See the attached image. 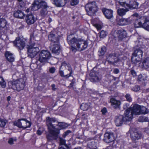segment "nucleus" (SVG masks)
<instances>
[{
  "instance_id": "1",
  "label": "nucleus",
  "mask_w": 149,
  "mask_h": 149,
  "mask_svg": "<svg viewBox=\"0 0 149 149\" xmlns=\"http://www.w3.org/2000/svg\"><path fill=\"white\" fill-rule=\"evenodd\" d=\"M56 122L55 118H47L46 123L47 126L49 133L46 135V137L48 142H53L56 140L58 137L60 133V130L55 128V124H53Z\"/></svg>"
},
{
  "instance_id": "2",
  "label": "nucleus",
  "mask_w": 149,
  "mask_h": 149,
  "mask_svg": "<svg viewBox=\"0 0 149 149\" xmlns=\"http://www.w3.org/2000/svg\"><path fill=\"white\" fill-rule=\"evenodd\" d=\"M67 40L68 44L70 45H76V48L80 51H82L88 46L87 42L81 39H77L72 34L68 36Z\"/></svg>"
},
{
  "instance_id": "3",
  "label": "nucleus",
  "mask_w": 149,
  "mask_h": 149,
  "mask_svg": "<svg viewBox=\"0 0 149 149\" xmlns=\"http://www.w3.org/2000/svg\"><path fill=\"white\" fill-rule=\"evenodd\" d=\"M25 83L24 79L21 78L9 82L8 85L10 88L19 91L24 88Z\"/></svg>"
},
{
  "instance_id": "4",
  "label": "nucleus",
  "mask_w": 149,
  "mask_h": 149,
  "mask_svg": "<svg viewBox=\"0 0 149 149\" xmlns=\"http://www.w3.org/2000/svg\"><path fill=\"white\" fill-rule=\"evenodd\" d=\"M85 8L88 15L89 16L93 15L98 10V7L95 1L87 3L85 6Z\"/></svg>"
},
{
  "instance_id": "5",
  "label": "nucleus",
  "mask_w": 149,
  "mask_h": 149,
  "mask_svg": "<svg viewBox=\"0 0 149 149\" xmlns=\"http://www.w3.org/2000/svg\"><path fill=\"white\" fill-rule=\"evenodd\" d=\"M14 125L19 128L23 129L29 127L31 126L30 122L26 118H22L18 119L14 122Z\"/></svg>"
},
{
  "instance_id": "6",
  "label": "nucleus",
  "mask_w": 149,
  "mask_h": 149,
  "mask_svg": "<svg viewBox=\"0 0 149 149\" xmlns=\"http://www.w3.org/2000/svg\"><path fill=\"white\" fill-rule=\"evenodd\" d=\"M119 4L124 7H127L129 9H136L138 8V3L134 0H132L129 3H127L126 1H118Z\"/></svg>"
},
{
  "instance_id": "7",
  "label": "nucleus",
  "mask_w": 149,
  "mask_h": 149,
  "mask_svg": "<svg viewBox=\"0 0 149 149\" xmlns=\"http://www.w3.org/2000/svg\"><path fill=\"white\" fill-rule=\"evenodd\" d=\"M51 57L50 52L47 50H42L39 53L38 60L41 63L47 61Z\"/></svg>"
},
{
  "instance_id": "8",
  "label": "nucleus",
  "mask_w": 149,
  "mask_h": 149,
  "mask_svg": "<svg viewBox=\"0 0 149 149\" xmlns=\"http://www.w3.org/2000/svg\"><path fill=\"white\" fill-rule=\"evenodd\" d=\"M107 60L110 64H114L120 62L118 54L116 53L109 54L107 56Z\"/></svg>"
},
{
  "instance_id": "9",
  "label": "nucleus",
  "mask_w": 149,
  "mask_h": 149,
  "mask_svg": "<svg viewBox=\"0 0 149 149\" xmlns=\"http://www.w3.org/2000/svg\"><path fill=\"white\" fill-rule=\"evenodd\" d=\"M130 137L133 141H136L140 139L142 137L141 133L135 129H131L130 130Z\"/></svg>"
},
{
  "instance_id": "10",
  "label": "nucleus",
  "mask_w": 149,
  "mask_h": 149,
  "mask_svg": "<svg viewBox=\"0 0 149 149\" xmlns=\"http://www.w3.org/2000/svg\"><path fill=\"white\" fill-rule=\"evenodd\" d=\"M38 47L29 46L28 48L27 54L28 57L32 58L35 57L39 52Z\"/></svg>"
},
{
  "instance_id": "11",
  "label": "nucleus",
  "mask_w": 149,
  "mask_h": 149,
  "mask_svg": "<svg viewBox=\"0 0 149 149\" xmlns=\"http://www.w3.org/2000/svg\"><path fill=\"white\" fill-rule=\"evenodd\" d=\"M26 41L23 39L16 38L13 43L15 46L20 50L22 49L24 47Z\"/></svg>"
},
{
  "instance_id": "12",
  "label": "nucleus",
  "mask_w": 149,
  "mask_h": 149,
  "mask_svg": "<svg viewBox=\"0 0 149 149\" xmlns=\"http://www.w3.org/2000/svg\"><path fill=\"white\" fill-rule=\"evenodd\" d=\"M90 79L92 82H98L101 79V77L98 72L93 70L91 71L89 74Z\"/></svg>"
},
{
  "instance_id": "13",
  "label": "nucleus",
  "mask_w": 149,
  "mask_h": 149,
  "mask_svg": "<svg viewBox=\"0 0 149 149\" xmlns=\"http://www.w3.org/2000/svg\"><path fill=\"white\" fill-rule=\"evenodd\" d=\"M133 22V19L131 17L127 18H121L118 21V24L120 25L123 26L131 24Z\"/></svg>"
},
{
  "instance_id": "14",
  "label": "nucleus",
  "mask_w": 149,
  "mask_h": 149,
  "mask_svg": "<svg viewBox=\"0 0 149 149\" xmlns=\"http://www.w3.org/2000/svg\"><path fill=\"white\" fill-rule=\"evenodd\" d=\"M132 107H129L125 111L124 113L125 116L124 119L127 121H130L132 118L133 115L134 114L132 109Z\"/></svg>"
},
{
  "instance_id": "15",
  "label": "nucleus",
  "mask_w": 149,
  "mask_h": 149,
  "mask_svg": "<svg viewBox=\"0 0 149 149\" xmlns=\"http://www.w3.org/2000/svg\"><path fill=\"white\" fill-rule=\"evenodd\" d=\"M50 48L52 53L56 54L58 55L61 52L60 46L58 43H52Z\"/></svg>"
},
{
  "instance_id": "16",
  "label": "nucleus",
  "mask_w": 149,
  "mask_h": 149,
  "mask_svg": "<svg viewBox=\"0 0 149 149\" xmlns=\"http://www.w3.org/2000/svg\"><path fill=\"white\" fill-rule=\"evenodd\" d=\"M45 2L44 1H40L38 0H35L32 4V10H36L41 8L43 5V3Z\"/></svg>"
},
{
  "instance_id": "17",
  "label": "nucleus",
  "mask_w": 149,
  "mask_h": 149,
  "mask_svg": "<svg viewBox=\"0 0 149 149\" xmlns=\"http://www.w3.org/2000/svg\"><path fill=\"white\" fill-rule=\"evenodd\" d=\"M115 140L114 135L111 133H106L104 135V141L106 143H109Z\"/></svg>"
},
{
  "instance_id": "18",
  "label": "nucleus",
  "mask_w": 149,
  "mask_h": 149,
  "mask_svg": "<svg viewBox=\"0 0 149 149\" xmlns=\"http://www.w3.org/2000/svg\"><path fill=\"white\" fill-rule=\"evenodd\" d=\"M25 20L26 23L29 25L33 24L36 20L34 15L31 14H27L25 17Z\"/></svg>"
},
{
  "instance_id": "19",
  "label": "nucleus",
  "mask_w": 149,
  "mask_h": 149,
  "mask_svg": "<svg viewBox=\"0 0 149 149\" xmlns=\"http://www.w3.org/2000/svg\"><path fill=\"white\" fill-rule=\"evenodd\" d=\"M125 118L123 116L119 115L116 116L115 118V122L117 126H120L121 125L124 121H127L126 120L124 119Z\"/></svg>"
},
{
  "instance_id": "20",
  "label": "nucleus",
  "mask_w": 149,
  "mask_h": 149,
  "mask_svg": "<svg viewBox=\"0 0 149 149\" xmlns=\"http://www.w3.org/2000/svg\"><path fill=\"white\" fill-rule=\"evenodd\" d=\"M43 5L41 8V9L40 11V14L42 17H44L46 15L47 13V8L48 7L46 3L44 2Z\"/></svg>"
},
{
  "instance_id": "21",
  "label": "nucleus",
  "mask_w": 149,
  "mask_h": 149,
  "mask_svg": "<svg viewBox=\"0 0 149 149\" xmlns=\"http://www.w3.org/2000/svg\"><path fill=\"white\" fill-rule=\"evenodd\" d=\"M48 38L49 40L54 43H58L59 41V38L57 35L50 33L48 36Z\"/></svg>"
},
{
  "instance_id": "22",
  "label": "nucleus",
  "mask_w": 149,
  "mask_h": 149,
  "mask_svg": "<svg viewBox=\"0 0 149 149\" xmlns=\"http://www.w3.org/2000/svg\"><path fill=\"white\" fill-rule=\"evenodd\" d=\"M102 12L105 17L108 19H110L113 17L112 10L106 8L103 9Z\"/></svg>"
},
{
  "instance_id": "23",
  "label": "nucleus",
  "mask_w": 149,
  "mask_h": 149,
  "mask_svg": "<svg viewBox=\"0 0 149 149\" xmlns=\"http://www.w3.org/2000/svg\"><path fill=\"white\" fill-rule=\"evenodd\" d=\"M5 56L6 59L10 63L13 62L15 60V57L13 54L10 52L6 51L5 52Z\"/></svg>"
},
{
  "instance_id": "24",
  "label": "nucleus",
  "mask_w": 149,
  "mask_h": 149,
  "mask_svg": "<svg viewBox=\"0 0 149 149\" xmlns=\"http://www.w3.org/2000/svg\"><path fill=\"white\" fill-rule=\"evenodd\" d=\"M124 8H119L117 10V14L120 17H123L125 15L126 13L129 11V8L127 7Z\"/></svg>"
},
{
  "instance_id": "25",
  "label": "nucleus",
  "mask_w": 149,
  "mask_h": 149,
  "mask_svg": "<svg viewBox=\"0 0 149 149\" xmlns=\"http://www.w3.org/2000/svg\"><path fill=\"white\" fill-rule=\"evenodd\" d=\"M140 106L138 104H134L133 106H131V109L134 114L139 115L140 114Z\"/></svg>"
},
{
  "instance_id": "26",
  "label": "nucleus",
  "mask_w": 149,
  "mask_h": 149,
  "mask_svg": "<svg viewBox=\"0 0 149 149\" xmlns=\"http://www.w3.org/2000/svg\"><path fill=\"white\" fill-rule=\"evenodd\" d=\"M13 15L15 17L22 19L24 17L25 14L22 11L18 10L14 11Z\"/></svg>"
},
{
  "instance_id": "27",
  "label": "nucleus",
  "mask_w": 149,
  "mask_h": 149,
  "mask_svg": "<svg viewBox=\"0 0 149 149\" xmlns=\"http://www.w3.org/2000/svg\"><path fill=\"white\" fill-rule=\"evenodd\" d=\"M117 33L118 34V37L119 40H121L123 38H125L127 36V33L126 31L123 29L118 30Z\"/></svg>"
},
{
  "instance_id": "28",
  "label": "nucleus",
  "mask_w": 149,
  "mask_h": 149,
  "mask_svg": "<svg viewBox=\"0 0 149 149\" xmlns=\"http://www.w3.org/2000/svg\"><path fill=\"white\" fill-rule=\"evenodd\" d=\"M54 4L56 6L58 7H62L64 6L65 4V0H52Z\"/></svg>"
},
{
  "instance_id": "29",
  "label": "nucleus",
  "mask_w": 149,
  "mask_h": 149,
  "mask_svg": "<svg viewBox=\"0 0 149 149\" xmlns=\"http://www.w3.org/2000/svg\"><path fill=\"white\" fill-rule=\"evenodd\" d=\"M143 52L141 48H138L134 50L132 53L133 56H135L141 58H142Z\"/></svg>"
},
{
  "instance_id": "30",
  "label": "nucleus",
  "mask_w": 149,
  "mask_h": 149,
  "mask_svg": "<svg viewBox=\"0 0 149 149\" xmlns=\"http://www.w3.org/2000/svg\"><path fill=\"white\" fill-rule=\"evenodd\" d=\"M110 101L114 108L117 109L119 108L120 104L119 101L117 100L114 98H111V99Z\"/></svg>"
},
{
  "instance_id": "31",
  "label": "nucleus",
  "mask_w": 149,
  "mask_h": 149,
  "mask_svg": "<svg viewBox=\"0 0 149 149\" xmlns=\"http://www.w3.org/2000/svg\"><path fill=\"white\" fill-rule=\"evenodd\" d=\"M68 70L69 72V74H66L65 75H64L63 72L62 70H60L59 72L60 75L62 77H65L66 78H68L71 76V75L72 73V69L71 67H69L68 66Z\"/></svg>"
},
{
  "instance_id": "32",
  "label": "nucleus",
  "mask_w": 149,
  "mask_h": 149,
  "mask_svg": "<svg viewBox=\"0 0 149 149\" xmlns=\"http://www.w3.org/2000/svg\"><path fill=\"white\" fill-rule=\"evenodd\" d=\"M142 64V68L143 69H147L149 68V58H147L144 59Z\"/></svg>"
},
{
  "instance_id": "33",
  "label": "nucleus",
  "mask_w": 149,
  "mask_h": 149,
  "mask_svg": "<svg viewBox=\"0 0 149 149\" xmlns=\"http://www.w3.org/2000/svg\"><path fill=\"white\" fill-rule=\"evenodd\" d=\"M142 58L135 56H133L131 57V60L132 63L136 64L139 62Z\"/></svg>"
},
{
  "instance_id": "34",
  "label": "nucleus",
  "mask_w": 149,
  "mask_h": 149,
  "mask_svg": "<svg viewBox=\"0 0 149 149\" xmlns=\"http://www.w3.org/2000/svg\"><path fill=\"white\" fill-rule=\"evenodd\" d=\"M142 28L149 31V19H146L143 24Z\"/></svg>"
},
{
  "instance_id": "35",
  "label": "nucleus",
  "mask_w": 149,
  "mask_h": 149,
  "mask_svg": "<svg viewBox=\"0 0 149 149\" xmlns=\"http://www.w3.org/2000/svg\"><path fill=\"white\" fill-rule=\"evenodd\" d=\"M56 123H58L57 125L59 127L60 129H65L68 126L67 124L64 122H56Z\"/></svg>"
},
{
  "instance_id": "36",
  "label": "nucleus",
  "mask_w": 149,
  "mask_h": 149,
  "mask_svg": "<svg viewBox=\"0 0 149 149\" xmlns=\"http://www.w3.org/2000/svg\"><path fill=\"white\" fill-rule=\"evenodd\" d=\"M149 112L148 110L146 107L143 106H140V114L141 113L146 114Z\"/></svg>"
},
{
  "instance_id": "37",
  "label": "nucleus",
  "mask_w": 149,
  "mask_h": 149,
  "mask_svg": "<svg viewBox=\"0 0 149 149\" xmlns=\"http://www.w3.org/2000/svg\"><path fill=\"white\" fill-rule=\"evenodd\" d=\"M134 26L136 28L139 27H142L143 24L140 20L136 19L134 22Z\"/></svg>"
},
{
  "instance_id": "38",
  "label": "nucleus",
  "mask_w": 149,
  "mask_h": 149,
  "mask_svg": "<svg viewBox=\"0 0 149 149\" xmlns=\"http://www.w3.org/2000/svg\"><path fill=\"white\" fill-rule=\"evenodd\" d=\"M106 51V47L105 46L102 47L100 50L99 51L100 53L99 55V56H102L104 55Z\"/></svg>"
},
{
  "instance_id": "39",
  "label": "nucleus",
  "mask_w": 149,
  "mask_h": 149,
  "mask_svg": "<svg viewBox=\"0 0 149 149\" xmlns=\"http://www.w3.org/2000/svg\"><path fill=\"white\" fill-rule=\"evenodd\" d=\"M0 85L3 88H4L6 86V82L4 79L1 77H0Z\"/></svg>"
},
{
  "instance_id": "40",
  "label": "nucleus",
  "mask_w": 149,
  "mask_h": 149,
  "mask_svg": "<svg viewBox=\"0 0 149 149\" xmlns=\"http://www.w3.org/2000/svg\"><path fill=\"white\" fill-rule=\"evenodd\" d=\"M89 107V105L87 103L82 104L81 106V108L84 111L87 110Z\"/></svg>"
},
{
  "instance_id": "41",
  "label": "nucleus",
  "mask_w": 149,
  "mask_h": 149,
  "mask_svg": "<svg viewBox=\"0 0 149 149\" xmlns=\"http://www.w3.org/2000/svg\"><path fill=\"white\" fill-rule=\"evenodd\" d=\"M8 121L6 120L1 119L0 118V126L3 127L8 123Z\"/></svg>"
},
{
  "instance_id": "42",
  "label": "nucleus",
  "mask_w": 149,
  "mask_h": 149,
  "mask_svg": "<svg viewBox=\"0 0 149 149\" xmlns=\"http://www.w3.org/2000/svg\"><path fill=\"white\" fill-rule=\"evenodd\" d=\"M107 33L104 30H102L100 33V38H104L107 35Z\"/></svg>"
},
{
  "instance_id": "43",
  "label": "nucleus",
  "mask_w": 149,
  "mask_h": 149,
  "mask_svg": "<svg viewBox=\"0 0 149 149\" xmlns=\"http://www.w3.org/2000/svg\"><path fill=\"white\" fill-rule=\"evenodd\" d=\"M139 121L141 122L148 121L149 120L147 117H140L139 119Z\"/></svg>"
},
{
  "instance_id": "44",
  "label": "nucleus",
  "mask_w": 149,
  "mask_h": 149,
  "mask_svg": "<svg viewBox=\"0 0 149 149\" xmlns=\"http://www.w3.org/2000/svg\"><path fill=\"white\" fill-rule=\"evenodd\" d=\"M140 89V88L139 86L138 85H135L132 88V90L133 91L136 92L139 91Z\"/></svg>"
},
{
  "instance_id": "45",
  "label": "nucleus",
  "mask_w": 149,
  "mask_h": 149,
  "mask_svg": "<svg viewBox=\"0 0 149 149\" xmlns=\"http://www.w3.org/2000/svg\"><path fill=\"white\" fill-rule=\"evenodd\" d=\"M37 34H36L35 32H34V33L31 35V39L33 38L35 39V40H38L37 38L38 36Z\"/></svg>"
},
{
  "instance_id": "46",
  "label": "nucleus",
  "mask_w": 149,
  "mask_h": 149,
  "mask_svg": "<svg viewBox=\"0 0 149 149\" xmlns=\"http://www.w3.org/2000/svg\"><path fill=\"white\" fill-rule=\"evenodd\" d=\"M67 65L68 68V66L69 67H71L69 65H68L65 61H64L61 63V65L60 67V69H61V68L64 69L65 68V67Z\"/></svg>"
},
{
  "instance_id": "47",
  "label": "nucleus",
  "mask_w": 149,
  "mask_h": 149,
  "mask_svg": "<svg viewBox=\"0 0 149 149\" xmlns=\"http://www.w3.org/2000/svg\"><path fill=\"white\" fill-rule=\"evenodd\" d=\"M16 139H13V138H10L8 139V143L10 145H12L14 144V141H16Z\"/></svg>"
},
{
  "instance_id": "48",
  "label": "nucleus",
  "mask_w": 149,
  "mask_h": 149,
  "mask_svg": "<svg viewBox=\"0 0 149 149\" xmlns=\"http://www.w3.org/2000/svg\"><path fill=\"white\" fill-rule=\"evenodd\" d=\"M125 97H126L127 100V101L129 102H131L132 100V99L130 96V95L129 94H127L125 96Z\"/></svg>"
},
{
  "instance_id": "49",
  "label": "nucleus",
  "mask_w": 149,
  "mask_h": 149,
  "mask_svg": "<svg viewBox=\"0 0 149 149\" xmlns=\"http://www.w3.org/2000/svg\"><path fill=\"white\" fill-rule=\"evenodd\" d=\"M79 2L78 0H72L70 2V4L72 6L77 5Z\"/></svg>"
},
{
  "instance_id": "50",
  "label": "nucleus",
  "mask_w": 149,
  "mask_h": 149,
  "mask_svg": "<svg viewBox=\"0 0 149 149\" xmlns=\"http://www.w3.org/2000/svg\"><path fill=\"white\" fill-rule=\"evenodd\" d=\"M58 138L59 139L60 144L61 145H64L65 143V140L63 139L60 137L59 136Z\"/></svg>"
},
{
  "instance_id": "51",
  "label": "nucleus",
  "mask_w": 149,
  "mask_h": 149,
  "mask_svg": "<svg viewBox=\"0 0 149 149\" xmlns=\"http://www.w3.org/2000/svg\"><path fill=\"white\" fill-rule=\"evenodd\" d=\"M56 70V68L54 67H52L49 68V71L50 73L53 74L55 72Z\"/></svg>"
},
{
  "instance_id": "52",
  "label": "nucleus",
  "mask_w": 149,
  "mask_h": 149,
  "mask_svg": "<svg viewBox=\"0 0 149 149\" xmlns=\"http://www.w3.org/2000/svg\"><path fill=\"white\" fill-rule=\"evenodd\" d=\"M71 132V131L70 130H68L66 132H65V133L63 134V136L65 138V136L68 135Z\"/></svg>"
},
{
  "instance_id": "53",
  "label": "nucleus",
  "mask_w": 149,
  "mask_h": 149,
  "mask_svg": "<svg viewBox=\"0 0 149 149\" xmlns=\"http://www.w3.org/2000/svg\"><path fill=\"white\" fill-rule=\"evenodd\" d=\"M71 46V48L70 49L71 50L74 52H75L76 51L77 49L76 48V46L75 45H72Z\"/></svg>"
},
{
  "instance_id": "54",
  "label": "nucleus",
  "mask_w": 149,
  "mask_h": 149,
  "mask_svg": "<svg viewBox=\"0 0 149 149\" xmlns=\"http://www.w3.org/2000/svg\"><path fill=\"white\" fill-rule=\"evenodd\" d=\"M101 112H102V114L103 115L105 114L107 112V110L106 108L105 107L104 108L102 109L101 110Z\"/></svg>"
},
{
  "instance_id": "55",
  "label": "nucleus",
  "mask_w": 149,
  "mask_h": 149,
  "mask_svg": "<svg viewBox=\"0 0 149 149\" xmlns=\"http://www.w3.org/2000/svg\"><path fill=\"white\" fill-rule=\"evenodd\" d=\"M130 72L131 74L133 76L135 77L136 75V73L135 72V71L133 70H131L130 71Z\"/></svg>"
},
{
  "instance_id": "56",
  "label": "nucleus",
  "mask_w": 149,
  "mask_h": 149,
  "mask_svg": "<svg viewBox=\"0 0 149 149\" xmlns=\"http://www.w3.org/2000/svg\"><path fill=\"white\" fill-rule=\"evenodd\" d=\"M59 149H70L69 147L67 145H65L64 146L61 147Z\"/></svg>"
},
{
  "instance_id": "57",
  "label": "nucleus",
  "mask_w": 149,
  "mask_h": 149,
  "mask_svg": "<svg viewBox=\"0 0 149 149\" xmlns=\"http://www.w3.org/2000/svg\"><path fill=\"white\" fill-rule=\"evenodd\" d=\"M119 72V70L118 69L115 68L113 70V72L116 74L118 73Z\"/></svg>"
},
{
  "instance_id": "58",
  "label": "nucleus",
  "mask_w": 149,
  "mask_h": 149,
  "mask_svg": "<svg viewBox=\"0 0 149 149\" xmlns=\"http://www.w3.org/2000/svg\"><path fill=\"white\" fill-rule=\"evenodd\" d=\"M51 87L52 88V89L53 91H55L56 90V85L53 84L51 85Z\"/></svg>"
},
{
  "instance_id": "59",
  "label": "nucleus",
  "mask_w": 149,
  "mask_h": 149,
  "mask_svg": "<svg viewBox=\"0 0 149 149\" xmlns=\"http://www.w3.org/2000/svg\"><path fill=\"white\" fill-rule=\"evenodd\" d=\"M37 133L38 135H40L42 133V132L38 130L37 131Z\"/></svg>"
},
{
  "instance_id": "60",
  "label": "nucleus",
  "mask_w": 149,
  "mask_h": 149,
  "mask_svg": "<svg viewBox=\"0 0 149 149\" xmlns=\"http://www.w3.org/2000/svg\"><path fill=\"white\" fill-rule=\"evenodd\" d=\"M139 15L137 13H135L134 14L132 15V16H135L136 17H138Z\"/></svg>"
},
{
  "instance_id": "61",
  "label": "nucleus",
  "mask_w": 149,
  "mask_h": 149,
  "mask_svg": "<svg viewBox=\"0 0 149 149\" xmlns=\"http://www.w3.org/2000/svg\"><path fill=\"white\" fill-rule=\"evenodd\" d=\"M74 84V82H72L70 84V87H72L73 86V85Z\"/></svg>"
},
{
  "instance_id": "62",
  "label": "nucleus",
  "mask_w": 149,
  "mask_h": 149,
  "mask_svg": "<svg viewBox=\"0 0 149 149\" xmlns=\"http://www.w3.org/2000/svg\"><path fill=\"white\" fill-rule=\"evenodd\" d=\"M138 79H144L143 78L142 76L141 75H139L138 77Z\"/></svg>"
},
{
  "instance_id": "63",
  "label": "nucleus",
  "mask_w": 149,
  "mask_h": 149,
  "mask_svg": "<svg viewBox=\"0 0 149 149\" xmlns=\"http://www.w3.org/2000/svg\"><path fill=\"white\" fill-rule=\"evenodd\" d=\"M10 96H8L7 97V100L8 101H9L10 100Z\"/></svg>"
},
{
  "instance_id": "64",
  "label": "nucleus",
  "mask_w": 149,
  "mask_h": 149,
  "mask_svg": "<svg viewBox=\"0 0 149 149\" xmlns=\"http://www.w3.org/2000/svg\"><path fill=\"white\" fill-rule=\"evenodd\" d=\"M96 27L97 28V29H100V25H97V26H96Z\"/></svg>"
}]
</instances>
